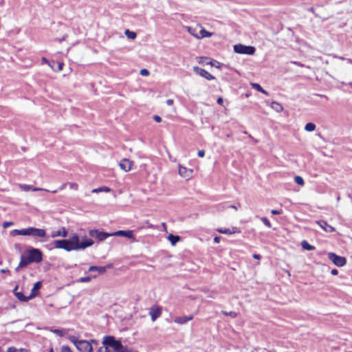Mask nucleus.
Listing matches in <instances>:
<instances>
[{"mask_svg":"<svg viewBox=\"0 0 352 352\" xmlns=\"http://www.w3.org/2000/svg\"><path fill=\"white\" fill-rule=\"evenodd\" d=\"M188 32L193 36L199 38V33H197L196 29L192 27L187 28Z\"/></svg>","mask_w":352,"mask_h":352,"instance_id":"nucleus-31","label":"nucleus"},{"mask_svg":"<svg viewBox=\"0 0 352 352\" xmlns=\"http://www.w3.org/2000/svg\"><path fill=\"white\" fill-rule=\"evenodd\" d=\"M58 71L60 72L63 69L64 64L63 63H58Z\"/></svg>","mask_w":352,"mask_h":352,"instance_id":"nucleus-46","label":"nucleus"},{"mask_svg":"<svg viewBox=\"0 0 352 352\" xmlns=\"http://www.w3.org/2000/svg\"><path fill=\"white\" fill-rule=\"evenodd\" d=\"M200 28H201V30H199V38H203L205 37H210L212 36L211 32H208L202 27H200Z\"/></svg>","mask_w":352,"mask_h":352,"instance_id":"nucleus-20","label":"nucleus"},{"mask_svg":"<svg viewBox=\"0 0 352 352\" xmlns=\"http://www.w3.org/2000/svg\"><path fill=\"white\" fill-rule=\"evenodd\" d=\"M91 342H94V343H96V341L95 340H91Z\"/></svg>","mask_w":352,"mask_h":352,"instance_id":"nucleus-60","label":"nucleus"},{"mask_svg":"<svg viewBox=\"0 0 352 352\" xmlns=\"http://www.w3.org/2000/svg\"><path fill=\"white\" fill-rule=\"evenodd\" d=\"M124 34L129 39H135L137 36L135 32L130 31L129 30H126Z\"/></svg>","mask_w":352,"mask_h":352,"instance_id":"nucleus-27","label":"nucleus"},{"mask_svg":"<svg viewBox=\"0 0 352 352\" xmlns=\"http://www.w3.org/2000/svg\"><path fill=\"white\" fill-rule=\"evenodd\" d=\"M140 74L143 76H147L149 75V72L146 69H142L140 70Z\"/></svg>","mask_w":352,"mask_h":352,"instance_id":"nucleus-40","label":"nucleus"},{"mask_svg":"<svg viewBox=\"0 0 352 352\" xmlns=\"http://www.w3.org/2000/svg\"><path fill=\"white\" fill-rule=\"evenodd\" d=\"M7 272V270H1V272L5 273V272Z\"/></svg>","mask_w":352,"mask_h":352,"instance_id":"nucleus-59","label":"nucleus"},{"mask_svg":"<svg viewBox=\"0 0 352 352\" xmlns=\"http://www.w3.org/2000/svg\"><path fill=\"white\" fill-rule=\"evenodd\" d=\"M133 165V162L126 158L122 159L119 164L120 168L125 172L129 171L131 169Z\"/></svg>","mask_w":352,"mask_h":352,"instance_id":"nucleus-12","label":"nucleus"},{"mask_svg":"<svg viewBox=\"0 0 352 352\" xmlns=\"http://www.w3.org/2000/svg\"><path fill=\"white\" fill-rule=\"evenodd\" d=\"M261 220L267 228L272 227L271 223L266 217H262Z\"/></svg>","mask_w":352,"mask_h":352,"instance_id":"nucleus-37","label":"nucleus"},{"mask_svg":"<svg viewBox=\"0 0 352 352\" xmlns=\"http://www.w3.org/2000/svg\"><path fill=\"white\" fill-rule=\"evenodd\" d=\"M18 288V286H16L15 289H14V291L16 290Z\"/></svg>","mask_w":352,"mask_h":352,"instance_id":"nucleus-61","label":"nucleus"},{"mask_svg":"<svg viewBox=\"0 0 352 352\" xmlns=\"http://www.w3.org/2000/svg\"><path fill=\"white\" fill-rule=\"evenodd\" d=\"M220 239H221V238H220L219 236H215V237L214 238V241L215 243H219V242L220 241Z\"/></svg>","mask_w":352,"mask_h":352,"instance_id":"nucleus-52","label":"nucleus"},{"mask_svg":"<svg viewBox=\"0 0 352 352\" xmlns=\"http://www.w3.org/2000/svg\"><path fill=\"white\" fill-rule=\"evenodd\" d=\"M57 191H58L57 190H52V193H56V192H57Z\"/></svg>","mask_w":352,"mask_h":352,"instance_id":"nucleus-58","label":"nucleus"},{"mask_svg":"<svg viewBox=\"0 0 352 352\" xmlns=\"http://www.w3.org/2000/svg\"><path fill=\"white\" fill-rule=\"evenodd\" d=\"M253 257L256 259H260L261 258V256L259 254H254L253 255Z\"/></svg>","mask_w":352,"mask_h":352,"instance_id":"nucleus-53","label":"nucleus"},{"mask_svg":"<svg viewBox=\"0 0 352 352\" xmlns=\"http://www.w3.org/2000/svg\"><path fill=\"white\" fill-rule=\"evenodd\" d=\"M50 352H53L52 349Z\"/></svg>","mask_w":352,"mask_h":352,"instance_id":"nucleus-63","label":"nucleus"},{"mask_svg":"<svg viewBox=\"0 0 352 352\" xmlns=\"http://www.w3.org/2000/svg\"><path fill=\"white\" fill-rule=\"evenodd\" d=\"M111 236H124L128 239L133 238V233L132 230H118L114 232L111 233Z\"/></svg>","mask_w":352,"mask_h":352,"instance_id":"nucleus-14","label":"nucleus"},{"mask_svg":"<svg viewBox=\"0 0 352 352\" xmlns=\"http://www.w3.org/2000/svg\"><path fill=\"white\" fill-rule=\"evenodd\" d=\"M192 170L187 168L181 165L179 166V174L186 179H189L192 177Z\"/></svg>","mask_w":352,"mask_h":352,"instance_id":"nucleus-10","label":"nucleus"},{"mask_svg":"<svg viewBox=\"0 0 352 352\" xmlns=\"http://www.w3.org/2000/svg\"><path fill=\"white\" fill-rule=\"evenodd\" d=\"M94 244L92 239H84L80 242L78 234H74L69 239L56 240L53 242L54 247L57 249H63L67 252L72 250H84Z\"/></svg>","mask_w":352,"mask_h":352,"instance_id":"nucleus-1","label":"nucleus"},{"mask_svg":"<svg viewBox=\"0 0 352 352\" xmlns=\"http://www.w3.org/2000/svg\"><path fill=\"white\" fill-rule=\"evenodd\" d=\"M67 234H68L67 231L66 230V229L65 228L63 227L57 231H53L52 232L51 236L52 238L58 237V236L65 238L67 236Z\"/></svg>","mask_w":352,"mask_h":352,"instance_id":"nucleus-18","label":"nucleus"},{"mask_svg":"<svg viewBox=\"0 0 352 352\" xmlns=\"http://www.w3.org/2000/svg\"><path fill=\"white\" fill-rule=\"evenodd\" d=\"M102 191L109 192L110 188L104 186V187H101V188H94L92 190V192H94V193H98V192H102Z\"/></svg>","mask_w":352,"mask_h":352,"instance_id":"nucleus-30","label":"nucleus"},{"mask_svg":"<svg viewBox=\"0 0 352 352\" xmlns=\"http://www.w3.org/2000/svg\"><path fill=\"white\" fill-rule=\"evenodd\" d=\"M96 275H94L93 276H85V277H81L78 280V283H89L91 280L92 278H96Z\"/></svg>","mask_w":352,"mask_h":352,"instance_id":"nucleus-28","label":"nucleus"},{"mask_svg":"<svg viewBox=\"0 0 352 352\" xmlns=\"http://www.w3.org/2000/svg\"><path fill=\"white\" fill-rule=\"evenodd\" d=\"M41 285H42V283L40 281L36 282L34 285V286L32 289V291H31V294L30 295V298H33L38 295V291L41 289Z\"/></svg>","mask_w":352,"mask_h":352,"instance_id":"nucleus-19","label":"nucleus"},{"mask_svg":"<svg viewBox=\"0 0 352 352\" xmlns=\"http://www.w3.org/2000/svg\"><path fill=\"white\" fill-rule=\"evenodd\" d=\"M255 50V48L252 46H246L242 44L234 45V51L237 54L253 55Z\"/></svg>","mask_w":352,"mask_h":352,"instance_id":"nucleus-6","label":"nucleus"},{"mask_svg":"<svg viewBox=\"0 0 352 352\" xmlns=\"http://www.w3.org/2000/svg\"><path fill=\"white\" fill-rule=\"evenodd\" d=\"M20 188L24 191H29L32 190L33 186L27 184H23L20 186Z\"/></svg>","mask_w":352,"mask_h":352,"instance_id":"nucleus-33","label":"nucleus"},{"mask_svg":"<svg viewBox=\"0 0 352 352\" xmlns=\"http://www.w3.org/2000/svg\"><path fill=\"white\" fill-rule=\"evenodd\" d=\"M12 225H13V223L12 221H5L3 224V228H7Z\"/></svg>","mask_w":352,"mask_h":352,"instance_id":"nucleus-41","label":"nucleus"},{"mask_svg":"<svg viewBox=\"0 0 352 352\" xmlns=\"http://www.w3.org/2000/svg\"><path fill=\"white\" fill-rule=\"evenodd\" d=\"M316 124L312 122H309L305 124V130L308 132H312L316 129Z\"/></svg>","mask_w":352,"mask_h":352,"instance_id":"nucleus-25","label":"nucleus"},{"mask_svg":"<svg viewBox=\"0 0 352 352\" xmlns=\"http://www.w3.org/2000/svg\"><path fill=\"white\" fill-rule=\"evenodd\" d=\"M302 248L306 250H314L315 247L310 245L307 241H302L301 243Z\"/></svg>","mask_w":352,"mask_h":352,"instance_id":"nucleus-24","label":"nucleus"},{"mask_svg":"<svg viewBox=\"0 0 352 352\" xmlns=\"http://www.w3.org/2000/svg\"><path fill=\"white\" fill-rule=\"evenodd\" d=\"M193 71L196 73V74L202 76L208 80L214 79V77L204 69L195 66L193 67Z\"/></svg>","mask_w":352,"mask_h":352,"instance_id":"nucleus-9","label":"nucleus"},{"mask_svg":"<svg viewBox=\"0 0 352 352\" xmlns=\"http://www.w3.org/2000/svg\"><path fill=\"white\" fill-rule=\"evenodd\" d=\"M69 340L72 342L76 349L80 352H93V347L90 342L87 340H79L74 336H69Z\"/></svg>","mask_w":352,"mask_h":352,"instance_id":"nucleus-4","label":"nucleus"},{"mask_svg":"<svg viewBox=\"0 0 352 352\" xmlns=\"http://www.w3.org/2000/svg\"><path fill=\"white\" fill-rule=\"evenodd\" d=\"M42 62L48 64L52 68H53V67L50 64V63L47 58H43Z\"/></svg>","mask_w":352,"mask_h":352,"instance_id":"nucleus-49","label":"nucleus"},{"mask_svg":"<svg viewBox=\"0 0 352 352\" xmlns=\"http://www.w3.org/2000/svg\"><path fill=\"white\" fill-rule=\"evenodd\" d=\"M15 296L20 301L23 302H27L29 300L32 299L31 298H30V296H25L22 292H16Z\"/></svg>","mask_w":352,"mask_h":352,"instance_id":"nucleus-21","label":"nucleus"},{"mask_svg":"<svg viewBox=\"0 0 352 352\" xmlns=\"http://www.w3.org/2000/svg\"><path fill=\"white\" fill-rule=\"evenodd\" d=\"M153 119L155 121H156L157 122H160L162 121V118L160 116H153Z\"/></svg>","mask_w":352,"mask_h":352,"instance_id":"nucleus-44","label":"nucleus"},{"mask_svg":"<svg viewBox=\"0 0 352 352\" xmlns=\"http://www.w3.org/2000/svg\"><path fill=\"white\" fill-rule=\"evenodd\" d=\"M222 313L225 316H231L232 318H235L237 316L236 313L234 312V311L228 312V311H223Z\"/></svg>","mask_w":352,"mask_h":352,"instance_id":"nucleus-35","label":"nucleus"},{"mask_svg":"<svg viewBox=\"0 0 352 352\" xmlns=\"http://www.w3.org/2000/svg\"><path fill=\"white\" fill-rule=\"evenodd\" d=\"M111 267V265H107L106 266H91L89 267L88 272H97L99 274H104L106 270Z\"/></svg>","mask_w":352,"mask_h":352,"instance_id":"nucleus-15","label":"nucleus"},{"mask_svg":"<svg viewBox=\"0 0 352 352\" xmlns=\"http://www.w3.org/2000/svg\"><path fill=\"white\" fill-rule=\"evenodd\" d=\"M162 313V307L159 306H153L149 311V314L151 316L152 321H155L157 318H159Z\"/></svg>","mask_w":352,"mask_h":352,"instance_id":"nucleus-11","label":"nucleus"},{"mask_svg":"<svg viewBox=\"0 0 352 352\" xmlns=\"http://www.w3.org/2000/svg\"><path fill=\"white\" fill-rule=\"evenodd\" d=\"M31 263L32 262L29 259L28 256L25 257V256L22 255L21 256V260H20L19 264L15 270L16 272H19L20 270V269L25 267Z\"/></svg>","mask_w":352,"mask_h":352,"instance_id":"nucleus-17","label":"nucleus"},{"mask_svg":"<svg viewBox=\"0 0 352 352\" xmlns=\"http://www.w3.org/2000/svg\"><path fill=\"white\" fill-rule=\"evenodd\" d=\"M53 333H54L55 334L59 336H64V332L65 331L63 329H54V330H51Z\"/></svg>","mask_w":352,"mask_h":352,"instance_id":"nucleus-34","label":"nucleus"},{"mask_svg":"<svg viewBox=\"0 0 352 352\" xmlns=\"http://www.w3.org/2000/svg\"><path fill=\"white\" fill-rule=\"evenodd\" d=\"M271 107L275 110L276 112H280L283 111V108L280 104L277 102H272L271 104Z\"/></svg>","mask_w":352,"mask_h":352,"instance_id":"nucleus-23","label":"nucleus"},{"mask_svg":"<svg viewBox=\"0 0 352 352\" xmlns=\"http://www.w3.org/2000/svg\"><path fill=\"white\" fill-rule=\"evenodd\" d=\"M230 208H233L234 210L237 209V208L235 206H234V205L230 206Z\"/></svg>","mask_w":352,"mask_h":352,"instance_id":"nucleus-57","label":"nucleus"},{"mask_svg":"<svg viewBox=\"0 0 352 352\" xmlns=\"http://www.w3.org/2000/svg\"><path fill=\"white\" fill-rule=\"evenodd\" d=\"M89 234L90 236L96 239L100 242L104 241L109 236H111V233L102 232L98 230H90L89 231Z\"/></svg>","mask_w":352,"mask_h":352,"instance_id":"nucleus-8","label":"nucleus"},{"mask_svg":"<svg viewBox=\"0 0 352 352\" xmlns=\"http://www.w3.org/2000/svg\"><path fill=\"white\" fill-rule=\"evenodd\" d=\"M217 103L220 105H222L223 102V100L222 98L219 97L218 99H217Z\"/></svg>","mask_w":352,"mask_h":352,"instance_id":"nucleus-50","label":"nucleus"},{"mask_svg":"<svg viewBox=\"0 0 352 352\" xmlns=\"http://www.w3.org/2000/svg\"><path fill=\"white\" fill-rule=\"evenodd\" d=\"M168 239L171 243L172 245H175L177 242H178L180 239V237L179 236H175L173 234H170L168 236Z\"/></svg>","mask_w":352,"mask_h":352,"instance_id":"nucleus-26","label":"nucleus"},{"mask_svg":"<svg viewBox=\"0 0 352 352\" xmlns=\"http://www.w3.org/2000/svg\"><path fill=\"white\" fill-rule=\"evenodd\" d=\"M252 88L255 89L256 90L264 94L265 95H269L268 92L263 89L262 87L258 84V83H252Z\"/></svg>","mask_w":352,"mask_h":352,"instance_id":"nucleus-22","label":"nucleus"},{"mask_svg":"<svg viewBox=\"0 0 352 352\" xmlns=\"http://www.w3.org/2000/svg\"><path fill=\"white\" fill-rule=\"evenodd\" d=\"M194 316L192 314L184 316H177L175 318L174 322L178 324L182 325L186 324L188 322L192 320Z\"/></svg>","mask_w":352,"mask_h":352,"instance_id":"nucleus-13","label":"nucleus"},{"mask_svg":"<svg viewBox=\"0 0 352 352\" xmlns=\"http://www.w3.org/2000/svg\"><path fill=\"white\" fill-rule=\"evenodd\" d=\"M333 57H334V58H339V59H340V60H344V57L338 56H334Z\"/></svg>","mask_w":352,"mask_h":352,"instance_id":"nucleus-55","label":"nucleus"},{"mask_svg":"<svg viewBox=\"0 0 352 352\" xmlns=\"http://www.w3.org/2000/svg\"><path fill=\"white\" fill-rule=\"evenodd\" d=\"M329 259L338 267H342L345 265L346 260L344 257L338 256L333 252L328 253Z\"/></svg>","mask_w":352,"mask_h":352,"instance_id":"nucleus-7","label":"nucleus"},{"mask_svg":"<svg viewBox=\"0 0 352 352\" xmlns=\"http://www.w3.org/2000/svg\"><path fill=\"white\" fill-rule=\"evenodd\" d=\"M346 60H347L348 63H352V59L348 58V59H346Z\"/></svg>","mask_w":352,"mask_h":352,"instance_id":"nucleus-56","label":"nucleus"},{"mask_svg":"<svg viewBox=\"0 0 352 352\" xmlns=\"http://www.w3.org/2000/svg\"><path fill=\"white\" fill-rule=\"evenodd\" d=\"M271 213L272 214H280L281 213V212L280 210H272Z\"/></svg>","mask_w":352,"mask_h":352,"instance_id":"nucleus-48","label":"nucleus"},{"mask_svg":"<svg viewBox=\"0 0 352 352\" xmlns=\"http://www.w3.org/2000/svg\"><path fill=\"white\" fill-rule=\"evenodd\" d=\"M331 274L334 276L338 275V271L336 269H333L331 270Z\"/></svg>","mask_w":352,"mask_h":352,"instance_id":"nucleus-51","label":"nucleus"},{"mask_svg":"<svg viewBox=\"0 0 352 352\" xmlns=\"http://www.w3.org/2000/svg\"><path fill=\"white\" fill-rule=\"evenodd\" d=\"M27 253L32 263H40L43 260L42 252L38 249L31 248Z\"/></svg>","mask_w":352,"mask_h":352,"instance_id":"nucleus-5","label":"nucleus"},{"mask_svg":"<svg viewBox=\"0 0 352 352\" xmlns=\"http://www.w3.org/2000/svg\"><path fill=\"white\" fill-rule=\"evenodd\" d=\"M67 184H66V183L63 184L60 186V190H63V189H64V188H65V186H66V185H67Z\"/></svg>","mask_w":352,"mask_h":352,"instance_id":"nucleus-54","label":"nucleus"},{"mask_svg":"<svg viewBox=\"0 0 352 352\" xmlns=\"http://www.w3.org/2000/svg\"><path fill=\"white\" fill-rule=\"evenodd\" d=\"M0 352H1V348L0 347Z\"/></svg>","mask_w":352,"mask_h":352,"instance_id":"nucleus-62","label":"nucleus"},{"mask_svg":"<svg viewBox=\"0 0 352 352\" xmlns=\"http://www.w3.org/2000/svg\"><path fill=\"white\" fill-rule=\"evenodd\" d=\"M39 190H45V191H49L48 190L43 189V188H35V187H33V188H32V191H39Z\"/></svg>","mask_w":352,"mask_h":352,"instance_id":"nucleus-47","label":"nucleus"},{"mask_svg":"<svg viewBox=\"0 0 352 352\" xmlns=\"http://www.w3.org/2000/svg\"><path fill=\"white\" fill-rule=\"evenodd\" d=\"M10 234L13 236L23 235L32 236L34 238H44L47 235L45 230L34 227H29L21 230L15 229L11 231Z\"/></svg>","mask_w":352,"mask_h":352,"instance_id":"nucleus-2","label":"nucleus"},{"mask_svg":"<svg viewBox=\"0 0 352 352\" xmlns=\"http://www.w3.org/2000/svg\"><path fill=\"white\" fill-rule=\"evenodd\" d=\"M166 102L167 105L171 106L173 104L174 102H173V100H172V99H168Z\"/></svg>","mask_w":352,"mask_h":352,"instance_id":"nucleus-45","label":"nucleus"},{"mask_svg":"<svg viewBox=\"0 0 352 352\" xmlns=\"http://www.w3.org/2000/svg\"><path fill=\"white\" fill-rule=\"evenodd\" d=\"M108 346H109V345H104L100 346L98 350V352H110L109 349H108Z\"/></svg>","mask_w":352,"mask_h":352,"instance_id":"nucleus-36","label":"nucleus"},{"mask_svg":"<svg viewBox=\"0 0 352 352\" xmlns=\"http://www.w3.org/2000/svg\"><path fill=\"white\" fill-rule=\"evenodd\" d=\"M104 345H109L114 352H132L131 349L123 346L120 341L116 340L113 336H106L102 341Z\"/></svg>","mask_w":352,"mask_h":352,"instance_id":"nucleus-3","label":"nucleus"},{"mask_svg":"<svg viewBox=\"0 0 352 352\" xmlns=\"http://www.w3.org/2000/svg\"><path fill=\"white\" fill-rule=\"evenodd\" d=\"M236 228H233L232 230H231L230 229H219L218 230V232L219 233H222V234H232V233H234L236 231L234 230Z\"/></svg>","mask_w":352,"mask_h":352,"instance_id":"nucleus-29","label":"nucleus"},{"mask_svg":"<svg viewBox=\"0 0 352 352\" xmlns=\"http://www.w3.org/2000/svg\"><path fill=\"white\" fill-rule=\"evenodd\" d=\"M7 352H19V349H16L15 347H9L8 349Z\"/></svg>","mask_w":352,"mask_h":352,"instance_id":"nucleus-42","label":"nucleus"},{"mask_svg":"<svg viewBox=\"0 0 352 352\" xmlns=\"http://www.w3.org/2000/svg\"><path fill=\"white\" fill-rule=\"evenodd\" d=\"M197 155L200 157H203L205 155V151L204 150H199L197 153Z\"/></svg>","mask_w":352,"mask_h":352,"instance_id":"nucleus-43","label":"nucleus"},{"mask_svg":"<svg viewBox=\"0 0 352 352\" xmlns=\"http://www.w3.org/2000/svg\"><path fill=\"white\" fill-rule=\"evenodd\" d=\"M68 185L69 186V188L71 189L77 190L78 188V185L76 183H74V182L68 183Z\"/></svg>","mask_w":352,"mask_h":352,"instance_id":"nucleus-39","label":"nucleus"},{"mask_svg":"<svg viewBox=\"0 0 352 352\" xmlns=\"http://www.w3.org/2000/svg\"><path fill=\"white\" fill-rule=\"evenodd\" d=\"M61 352H73V351L69 346L63 345L61 346Z\"/></svg>","mask_w":352,"mask_h":352,"instance_id":"nucleus-38","label":"nucleus"},{"mask_svg":"<svg viewBox=\"0 0 352 352\" xmlns=\"http://www.w3.org/2000/svg\"><path fill=\"white\" fill-rule=\"evenodd\" d=\"M294 181L298 185L302 186L304 184V180H303L302 177H301L300 176H296L294 177Z\"/></svg>","mask_w":352,"mask_h":352,"instance_id":"nucleus-32","label":"nucleus"},{"mask_svg":"<svg viewBox=\"0 0 352 352\" xmlns=\"http://www.w3.org/2000/svg\"><path fill=\"white\" fill-rule=\"evenodd\" d=\"M316 223L326 232H333L335 231V228L333 226L329 225L325 221L319 220L316 221Z\"/></svg>","mask_w":352,"mask_h":352,"instance_id":"nucleus-16","label":"nucleus"}]
</instances>
